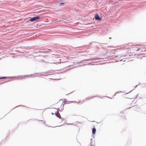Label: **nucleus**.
<instances>
[{
  "label": "nucleus",
  "instance_id": "7",
  "mask_svg": "<svg viewBox=\"0 0 146 146\" xmlns=\"http://www.w3.org/2000/svg\"><path fill=\"white\" fill-rule=\"evenodd\" d=\"M96 129L95 128H94L92 130V134H93L95 135V134L96 132Z\"/></svg>",
  "mask_w": 146,
  "mask_h": 146
},
{
  "label": "nucleus",
  "instance_id": "11",
  "mask_svg": "<svg viewBox=\"0 0 146 146\" xmlns=\"http://www.w3.org/2000/svg\"><path fill=\"white\" fill-rule=\"evenodd\" d=\"M97 97V96H94V97L93 96V97H92V98H94V97Z\"/></svg>",
  "mask_w": 146,
  "mask_h": 146
},
{
  "label": "nucleus",
  "instance_id": "3",
  "mask_svg": "<svg viewBox=\"0 0 146 146\" xmlns=\"http://www.w3.org/2000/svg\"><path fill=\"white\" fill-rule=\"evenodd\" d=\"M51 113L52 115L55 114L58 117L61 118V116L57 109L55 108H52L51 110Z\"/></svg>",
  "mask_w": 146,
  "mask_h": 146
},
{
  "label": "nucleus",
  "instance_id": "1",
  "mask_svg": "<svg viewBox=\"0 0 146 146\" xmlns=\"http://www.w3.org/2000/svg\"><path fill=\"white\" fill-rule=\"evenodd\" d=\"M137 46V47H135L136 46H135L133 47L135 48L134 50L137 53L139 54H143L146 52V46L140 45H138Z\"/></svg>",
  "mask_w": 146,
  "mask_h": 146
},
{
  "label": "nucleus",
  "instance_id": "2",
  "mask_svg": "<svg viewBox=\"0 0 146 146\" xmlns=\"http://www.w3.org/2000/svg\"><path fill=\"white\" fill-rule=\"evenodd\" d=\"M55 61L56 64L62 62L63 64L66 62L69 61V59L66 57L64 56L62 57H58L55 58Z\"/></svg>",
  "mask_w": 146,
  "mask_h": 146
},
{
  "label": "nucleus",
  "instance_id": "4",
  "mask_svg": "<svg viewBox=\"0 0 146 146\" xmlns=\"http://www.w3.org/2000/svg\"><path fill=\"white\" fill-rule=\"evenodd\" d=\"M40 18V17L39 16L35 17L30 19L29 20L27 21V22L29 21H34L39 19Z\"/></svg>",
  "mask_w": 146,
  "mask_h": 146
},
{
  "label": "nucleus",
  "instance_id": "8",
  "mask_svg": "<svg viewBox=\"0 0 146 146\" xmlns=\"http://www.w3.org/2000/svg\"><path fill=\"white\" fill-rule=\"evenodd\" d=\"M90 146H95V145H94L91 144Z\"/></svg>",
  "mask_w": 146,
  "mask_h": 146
},
{
  "label": "nucleus",
  "instance_id": "10",
  "mask_svg": "<svg viewBox=\"0 0 146 146\" xmlns=\"http://www.w3.org/2000/svg\"><path fill=\"white\" fill-rule=\"evenodd\" d=\"M60 4H63L64 3H60Z\"/></svg>",
  "mask_w": 146,
  "mask_h": 146
},
{
  "label": "nucleus",
  "instance_id": "6",
  "mask_svg": "<svg viewBox=\"0 0 146 146\" xmlns=\"http://www.w3.org/2000/svg\"><path fill=\"white\" fill-rule=\"evenodd\" d=\"M95 18L96 20L99 21H101L102 20V19L99 17L98 14H96L95 15Z\"/></svg>",
  "mask_w": 146,
  "mask_h": 146
},
{
  "label": "nucleus",
  "instance_id": "5",
  "mask_svg": "<svg viewBox=\"0 0 146 146\" xmlns=\"http://www.w3.org/2000/svg\"><path fill=\"white\" fill-rule=\"evenodd\" d=\"M70 66V63L68 61L66 62L63 64V66L64 68H66L69 67Z\"/></svg>",
  "mask_w": 146,
  "mask_h": 146
},
{
  "label": "nucleus",
  "instance_id": "12",
  "mask_svg": "<svg viewBox=\"0 0 146 146\" xmlns=\"http://www.w3.org/2000/svg\"><path fill=\"white\" fill-rule=\"evenodd\" d=\"M89 99H90L89 98H87L86 99H89Z\"/></svg>",
  "mask_w": 146,
  "mask_h": 146
},
{
  "label": "nucleus",
  "instance_id": "9",
  "mask_svg": "<svg viewBox=\"0 0 146 146\" xmlns=\"http://www.w3.org/2000/svg\"><path fill=\"white\" fill-rule=\"evenodd\" d=\"M5 78V77H2V78H0V79H2V78Z\"/></svg>",
  "mask_w": 146,
  "mask_h": 146
}]
</instances>
